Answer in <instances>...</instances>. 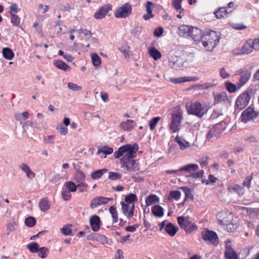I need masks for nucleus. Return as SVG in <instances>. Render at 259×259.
<instances>
[{
	"mask_svg": "<svg viewBox=\"0 0 259 259\" xmlns=\"http://www.w3.org/2000/svg\"><path fill=\"white\" fill-rule=\"evenodd\" d=\"M136 124V123L134 120L127 119L125 121L121 122L119 126L120 130L129 132L134 128Z\"/></svg>",
	"mask_w": 259,
	"mask_h": 259,
	"instance_id": "obj_16",
	"label": "nucleus"
},
{
	"mask_svg": "<svg viewBox=\"0 0 259 259\" xmlns=\"http://www.w3.org/2000/svg\"><path fill=\"white\" fill-rule=\"evenodd\" d=\"M107 171V169L103 168L101 169H98L92 172L91 178L94 179H98L100 178Z\"/></svg>",
	"mask_w": 259,
	"mask_h": 259,
	"instance_id": "obj_37",
	"label": "nucleus"
},
{
	"mask_svg": "<svg viewBox=\"0 0 259 259\" xmlns=\"http://www.w3.org/2000/svg\"><path fill=\"white\" fill-rule=\"evenodd\" d=\"M39 207L42 211H46L50 208V204L47 198H44L40 200Z\"/></svg>",
	"mask_w": 259,
	"mask_h": 259,
	"instance_id": "obj_31",
	"label": "nucleus"
},
{
	"mask_svg": "<svg viewBox=\"0 0 259 259\" xmlns=\"http://www.w3.org/2000/svg\"><path fill=\"white\" fill-rule=\"evenodd\" d=\"M198 78L195 76H185L179 78H171V82L175 83H180L187 81H196Z\"/></svg>",
	"mask_w": 259,
	"mask_h": 259,
	"instance_id": "obj_20",
	"label": "nucleus"
},
{
	"mask_svg": "<svg viewBox=\"0 0 259 259\" xmlns=\"http://www.w3.org/2000/svg\"><path fill=\"white\" fill-rule=\"evenodd\" d=\"M148 51L149 55L153 57L155 60H157L161 57L160 52L155 48H150Z\"/></svg>",
	"mask_w": 259,
	"mask_h": 259,
	"instance_id": "obj_38",
	"label": "nucleus"
},
{
	"mask_svg": "<svg viewBox=\"0 0 259 259\" xmlns=\"http://www.w3.org/2000/svg\"><path fill=\"white\" fill-rule=\"evenodd\" d=\"M253 49L255 50L254 40H248L241 49L235 51V54L237 55L248 54L252 51Z\"/></svg>",
	"mask_w": 259,
	"mask_h": 259,
	"instance_id": "obj_11",
	"label": "nucleus"
},
{
	"mask_svg": "<svg viewBox=\"0 0 259 259\" xmlns=\"http://www.w3.org/2000/svg\"><path fill=\"white\" fill-rule=\"evenodd\" d=\"M121 167H125L127 171L129 172H134L140 170V167L138 163L134 158L128 157L122 158L121 159Z\"/></svg>",
	"mask_w": 259,
	"mask_h": 259,
	"instance_id": "obj_6",
	"label": "nucleus"
},
{
	"mask_svg": "<svg viewBox=\"0 0 259 259\" xmlns=\"http://www.w3.org/2000/svg\"><path fill=\"white\" fill-rule=\"evenodd\" d=\"M177 220L181 228L185 230L191 222L190 218L188 217H178Z\"/></svg>",
	"mask_w": 259,
	"mask_h": 259,
	"instance_id": "obj_22",
	"label": "nucleus"
},
{
	"mask_svg": "<svg viewBox=\"0 0 259 259\" xmlns=\"http://www.w3.org/2000/svg\"><path fill=\"white\" fill-rule=\"evenodd\" d=\"M17 227V225L15 221H12V222H9L7 225V234L9 235L11 232L14 231L16 230Z\"/></svg>",
	"mask_w": 259,
	"mask_h": 259,
	"instance_id": "obj_40",
	"label": "nucleus"
},
{
	"mask_svg": "<svg viewBox=\"0 0 259 259\" xmlns=\"http://www.w3.org/2000/svg\"><path fill=\"white\" fill-rule=\"evenodd\" d=\"M85 179V174L80 170H78L75 176L74 180L76 183L84 182Z\"/></svg>",
	"mask_w": 259,
	"mask_h": 259,
	"instance_id": "obj_41",
	"label": "nucleus"
},
{
	"mask_svg": "<svg viewBox=\"0 0 259 259\" xmlns=\"http://www.w3.org/2000/svg\"><path fill=\"white\" fill-rule=\"evenodd\" d=\"M67 86L70 90H71L73 91H79L82 89V87L81 86H79L76 84L72 82H69L67 84Z\"/></svg>",
	"mask_w": 259,
	"mask_h": 259,
	"instance_id": "obj_60",
	"label": "nucleus"
},
{
	"mask_svg": "<svg viewBox=\"0 0 259 259\" xmlns=\"http://www.w3.org/2000/svg\"><path fill=\"white\" fill-rule=\"evenodd\" d=\"M109 211L112 215L113 221L114 223H116L118 220V213L116 211V208L114 206H110Z\"/></svg>",
	"mask_w": 259,
	"mask_h": 259,
	"instance_id": "obj_48",
	"label": "nucleus"
},
{
	"mask_svg": "<svg viewBox=\"0 0 259 259\" xmlns=\"http://www.w3.org/2000/svg\"><path fill=\"white\" fill-rule=\"evenodd\" d=\"M225 255L226 259H238V255L236 252L229 246L226 247Z\"/></svg>",
	"mask_w": 259,
	"mask_h": 259,
	"instance_id": "obj_28",
	"label": "nucleus"
},
{
	"mask_svg": "<svg viewBox=\"0 0 259 259\" xmlns=\"http://www.w3.org/2000/svg\"><path fill=\"white\" fill-rule=\"evenodd\" d=\"M252 176L246 177L242 184L243 186L246 187L248 188H249L250 187V184H251V182L252 181Z\"/></svg>",
	"mask_w": 259,
	"mask_h": 259,
	"instance_id": "obj_64",
	"label": "nucleus"
},
{
	"mask_svg": "<svg viewBox=\"0 0 259 259\" xmlns=\"http://www.w3.org/2000/svg\"><path fill=\"white\" fill-rule=\"evenodd\" d=\"M183 189L185 190V199L184 201V203L187 199H191V200L193 199V195L192 194L190 189L189 188H186L185 187L183 188Z\"/></svg>",
	"mask_w": 259,
	"mask_h": 259,
	"instance_id": "obj_58",
	"label": "nucleus"
},
{
	"mask_svg": "<svg viewBox=\"0 0 259 259\" xmlns=\"http://www.w3.org/2000/svg\"><path fill=\"white\" fill-rule=\"evenodd\" d=\"M251 91H246L242 93L236 99L235 108L241 110L245 108L251 99Z\"/></svg>",
	"mask_w": 259,
	"mask_h": 259,
	"instance_id": "obj_5",
	"label": "nucleus"
},
{
	"mask_svg": "<svg viewBox=\"0 0 259 259\" xmlns=\"http://www.w3.org/2000/svg\"><path fill=\"white\" fill-rule=\"evenodd\" d=\"M56 136L55 135H50L46 137L44 139V142L46 144H54Z\"/></svg>",
	"mask_w": 259,
	"mask_h": 259,
	"instance_id": "obj_62",
	"label": "nucleus"
},
{
	"mask_svg": "<svg viewBox=\"0 0 259 259\" xmlns=\"http://www.w3.org/2000/svg\"><path fill=\"white\" fill-rule=\"evenodd\" d=\"M228 100L226 93L221 92L214 96V101L217 103L225 102Z\"/></svg>",
	"mask_w": 259,
	"mask_h": 259,
	"instance_id": "obj_35",
	"label": "nucleus"
},
{
	"mask_svg": "<svg viewBox=\"0 0 259 259\" xmlns=\"http://www.w3.org/2000/svg\"><path fill=\"white\" fill-rule=\"evenodd\" d=\"M137 200V196L134 194H129L125 197V201L128 204H134L133 202Z\"/></svg>",
	"mask_w": 259,
	"mask_h": 259,
	"instance_id": "obj_49",
	"label": "nucleus"
},
{
	"mask_svg": "<svg viewBox=\"0 0 259 259\" xmlns=\"http://www.w3.org/2000/svg\"><path fill=\"white\" fill-rule=\"evenodd\" d=\"M202 237L204 240L209 241L212 244L217 245L219 243L218 235L213 231L208 230L203 231L202 232Z\"/></svg>",
	"mask_w": 259,
	"mask_h": 259,
	"instance_id": "obj_12",
	"label": "nucleus"
},
{
	"mask_svg": "<svg viewBox=\"0 0 259 259\" xmlns=\"http://www.w3.org/2000/svg\"><path fill=\"white\" fill-rule=\"evenodd\" d=\"M191 26L183 25L179 27V35L184 37H188L190 35Z\"/></svg>",
	"mask_w": 259,
	"mask_h": 259,
	"instance_id": "obj_26",
	"label": "nucleus"
},
{
	"mask_svg": "<svg viewBox=\"0 0 259 259\" xmlns=\"http://www.w3.org/2000/svg\"><path fill=\"white\" fill-rule=\"evenodd\" d=\"M19 167L23 172L26 174L27 177L28 179L32 180L35 178V174L30 169L29 167L26 163H21L20 165H19Z\"/></svg>",
	"mask_w": 259,
	"mask_h": 259,
	"instance_id": "obj_21",
	"label": "nucleus"
},
{
	"mask_svg": "<svg viewBox=\"0 0 259 259\" xmlns=\"http://www.w3.org/2000/svg\"><path fill=\"white\" fill-rule=\"evenodd\" d=\"M232 12V10L228 11L226 7H223L215 11L214 14L217 18H221L227 16Z\"/></svg>",
	"mask_w": 259,
	"mask_h": 259,
	"instance_id": "obj_27",
	"label": "nucleus"
},
{
	"mask_svg": "<svg viewBox=\"0 0 259 259\" xmlns=\"http://www.w3.org/2000/svg\"><path fill=\"white\" fill-rule=\"evenodd\" d=\"M92 61L95 66H98L101 63L100 57L95 53L92 55Z\"/></svg>",
	"mask_w": 259,
	"mask_h": 259,
	"instance_id": "obj_51",
	"label": "nucleus"
},
{
	"mask_svg": "<svg viewBox=\"0 0 259 259\" xmlns=\"http://www.w3.org/2000/svg\"><path fill=\"white\" fill-rule=\"evenodd\" d=\"M159 201V197L155 194L149 195L145 200V203L147 206L151 205L152 204L156 202H158Z\"/></svg>",
	"mask_w": 259,
	"mask_h": 259,
	"instance_id": "obj_34",
	"label": "nucleus"
},
{
	"mask_svg": "<svg viewBox=\"0 0 259 259\" xmlns=\"http://www.w3.org/2000/svg\"><path fill=\"white\" fill-rule=\"evenodd\" d=\"M122 211L128 218H132L134 215L135 209L134 204H126L124 202H121Z\"/></svg>",
	"mask_w": 259,
	"mask_h": 259,
	"instance_id": "obj_14",
	"label": "nucleus"
},
{
	"mask_svg": "<svg viewBox=\"0 0 259 259\" xmlns=\"http://www.w3.org/2000/svg\"><path fill=\"white\" fill-rule=\"evenodd\" d=\"M151 211L153 215L157 217L160 218L164 215V209L159 205L153 206L151 209Z\"/></svg>",
	"mask_w": 259,
	"mask_h": 259,
	"instance_id": "obj_29",
	"label": "nucleus"
},
{
	"mask_svg": "<svg viewBox=\"0 0 259 259\" xmlns=\"http://www.w3.org/2000/svg\"><path fill=\"white\" fill-rule=\"evenodd\" d=\"M215 86V84L211 83L210 82L204 83L201 84H199L198 85L199 89L203 90V89H208L210 88L213 87Z\"/></svg>",
	"mask_w": 259,
	"mask_h": 259,
	"instance_id": "obj_63",
	"label": "nucleus"
},
{
	"mask_svg": "<svg viewBox=\"0 0 259 259\" xmlns=\"http://www.w3.org/2000/svg\"><path fill=\"white\" fill-rule=\"evenodd\" d=\"M203 174L204 170H201L196 172H192L190 174L189 177L192 178V179L201 178L203 177Z\"/></svg>",
	"mask_w": 259,
	"mask_h": 259,
	"instance_id": "obj_59",
	"label": "nucleus"
},
{
	"mask_svg": "<svg viewBox=\"0 0 259 259\" xmlns=\"http://www.w3.org/2000/svg\"><path fill=\"white\" fill-rule=\"evenodd\" d=\"M186 108L189 114L194 115L199 118L202 117L208 110L206 105L199 102H191L187 104Z\"/></svg>",
	"mask_w": 259,
	"mask_h": 259,
	"instance_id": "obj_3",
	"label": "nucleus"
},
{
	"mask_svg": "<svg viewBox=\"0 0 259 259\" xmlns=\"http://www.w3.org/2000/svg\"><path fill=\"white\" fill-rule=\"evenodd\" d=\"M37 252L39 257L42 258H44L48 255V249L45 247H42L40 248H39L38 251Z\"/></svg>",
	"mask_w": 259,
	"mask_h": 259,
	"instance_id": "obj_55",
	"label": "nucleus"
},
{
	"mask_svg": "<svg viewBox=\"0 0 259 259\" xmlns=\"http://www.w3.org/2000/svg\"><path fill=\"white\" fill-rule=\"evenodd\" d=\"M25 223L27 226L32 227L36 224L35 219L32 217H29L25 219Z\"/></svg>",
	"mask_w": 259,
	"mask_h": 259,
	"instance_id": "obj_54",
	"label": "nucleus"
},
{
	"mask_svg": "<svg viewBox=\"0 0 259 259\" xmlns=\"http://www.w3.org/2000/svg\"><path fill=\"white\" fill-rule=\"evenodd\" d=\"M112 6L110 4L104 5L100 8L99 10L95 13L94 17L96 19L103 18L108 12L111 10Z\"/></svg>",
	"mask_w": 259,
	"mask_h": 259,
	"instance_id": "obj_13",
	"label": "nucleus"
},
{
	"mask_svg": "<svg viewBox=\"0 0 259 259\" xmlns=\"http://www.w3.org/2000/svg\"><path fill=\"white\" fill-rule=\"evenodd\" d=\"M198 165L196 164H188L181 167L179 170L181 171H187L190 174L196 171L198 169Z\"/></svg>",
	"mask_w": 259,
	"mask_h": 259,
	"instance_id": "obj_23",
	"label": "nucleus"
},
{
	"mask_svg": "<svg viewBox=\"0 0 259 259\" xmlns=\"http://www.w3.org/2000/svg\"><path fill=\"white\" fill-rule=\"evenodd\" d=\"M257 116V113L253 108L248 107L241 114L240 120L242 122L246 123L247 122L254 119Z\"/></svg>",
	"mask_w": 259,
	"mask_h": 259,
	"instance_id": "obj_10",
	"label": "nucleus"
},
{
	"mask_svg": "<svg viewBox=\"0 0 259 259\" xmlns=\"http://www.w3.org/2000/svg\"><path fill=\"white\" fill-rule=\"evenodd\" d=\"M202 36V31L200 29H198L197 27H191L190 35L189 36L192 38L194 41H196L200 39L201 40Z\"/></svg>",
	"mask_w": 259,
	"mask_h": 259,
	"instance_id": "obj_18",
	"label": "nucleus"
},
{
	"mask_svg": "<svg viewBox=\"0 0 259 259\" xmlns=\"http://www.w3.org/2000/svg\"><path fill=\"white\" fill-rule=\"evenodd\" d=\"M113 150L112 148L107 147V146H104V147H103L102 148L98 149L97 154H99L101 153H103L105 154V155H109V154H110L112 153H113Z\"/></svg>",
	"mask_w": 259,
	"mask_h": 259,
	"instance_id": "obj_47",
	"label": "nucleus"
},
{
	"mask_svg": "<svg viewBox=\"0 0 259 259\" xmlns=\"http://www.w3.org/2000/svg\"><path fill=\"white\" fill-rule=\"evenodd\" d=\"M132 8L129 3H125L118 8L115 13V17L117 18H124L132 14Z\"/></svg>",
	"mask_w": 259,
	"mask_h": 259,
	"instance_id": "obj_8",
	"label": "nucleus"
},
{
	"mask_svg": "<svg viewBox=\"0 0 259 259\" xmlns=\"http://www.w3.org/2000/svg\"><path fill=\"white\" fill-rule=\"evenodd\" d=\"M181 193L179 191H172L169 192V194L168 197L169 200L174 199L176 200H178L180 198Z\"/></svg>",
	"mask_w": 259,
	"mask_h": 259,
	"instance_id": "obj_45",
	"label": "nucleus"
},
{
	"mask_svg": "<svg viewBox=\"0 0 259 259\" xmlns=\"http://www.w3.org/2000/svg\"><path fill=\"white\" fill-rule=\"evenodd\" d=\"M112 199L111 198L102 196L95 198L91 202L90 207L92 208H95L99 205L107 203L109 201L111 200Z\"/></svg>",
	"mask_w": 259,
	"mask_h": 259,
	"instance_id": "obj_15",
	"label": "nucleus"
},
{
	"mask_svg": "<svg viewBox=\"0 0 259 259\" xmlns=\"http://www.w3.org/2000/svg\"><path fill=\"white\" fill-rule=\"evenodd\" d=\"M175 141L179 144L180 149L182 150H185L190 146L189 142H187L179 136H176L175 139Z\"/></svg>",
	"mask_w": 259,
	"mask_h": 259,
	"instance_id": "obj_25",
	"label": "nucleus"
},
{
	"mask_svg": "<svg viewBox=\"0 0 259 259\" xmlns=\"http://www.w3.org/2000/svg\"><path fill=\"white\" fill-rule=\"evenodd\" d=\"M100 219L97 215H93L90 218V224L92 230L94 232L98 231L100 228Z\"/></svg>",
	"mask_w": 259,
	"mask_h": 259,
	"instance_id": "obj_17",
	"label": "nucleus"
},
{
	"mask_svg": "<svg viewBox=\"0 0 259 259\" xmlns=\"http://www.w3.org/2000/svg\"><path fill=\"white\" fill-rule=\"evenodd\" d=\"M28 249L32 253H36L38 251L39 245L36 242H32L27 245Z\"/></svg>",
	"mask_w": 259,
	"mask_h": 259,
	"instance_id": "obj_42",
	"label": "nucleus"
},
{
	"mask_svg": "<svg viewBox=\"0 0 259 259\" xmlns=\"http://www.w3.org/2000/svg\"><path fill=\"white\" fill-rule=\"evenodd\" d=\"M160 117H155L153 118L149 121V128L151 131H153L155 128L158 122L160 120Z\"/></svg>",
	"mask_w": 259,
	"mask_h": 259,
	"instance_id": "obj_53",
	"label": "nucleus"
},
{
	"mask_svg": "<svg viewBox=\"0 0 259 259\" xmlns=\"http://www.w3.org/2000/svg\"><path fill=\"white\" fill-rule=\"evenodd\" d=\"M63 187L70 192H74L76 191V185L71 181L66 182L64 185Z\"/></svg>",
	"mask_w": 259,
	"mask_h": 259,
	"instance_id": "obj_39",
	"label": "nucleus"
},
{
	"mask_svg": "<svg viewBox=\"0 0 259 259\" xmlns=\"http://www.w3.org/2000/svg\"><path fill=\"white\" fill-rule=\"evenodd\" d=\"M217 139H218L217 137L211 128L207 131L206 133V140L207 141H213Z\"/></svg>",
	"mask_w": 259,
	"mask_h": 259,
	"instance_id": "obj_44",
	"label": "nucleus"
},
{
	"mask_svg": "<svg viewBox=\"0 0 259 259\" xmlns=\"http://www.w3.org/2000/svg\"><path fill=\"white\" fill-rule=\"evenodd\" d=\"M94 239L101 242L102 244H105L108 242L107 237L105 236L100 234H95L94 235Z\"/></svg>",
	"mask_w": 259,
	"mask_h": 259,
	"instance_id": "obj_46",
	"label": "nucleus"
},
{
	"mask_svg": "<svg viewBox=\"0 0 259 259\" xmlns=\"http://www.w3.org/2000/svg\"><path fill=\"white\" fill-rule=\"evenodd\" d=\"M224 128L223 123L221 122L216 124L211 128L218 138L223 132Z\"/></svg>",
	"mask_w": 259,
	"mask_h": 259,
	"instance_id": "obj_32",
	"label": "nucleus"
},
{
	"mask_svg": "<svg viewBox=\"0 0 259 259\" xmlns=\"http://www.w3.org/2000/svg\"><path fill=\"white\" fill-rule=\"evenodd\" d=\"M121 175L118 172L110 171L109 172L108 178L112 181H115L121 178Z\"/></svg>",
	"mask_w": 259,
	"mask_h": 259,
	"instance_id": "obj_56",
	"label": "nucleus"
},
{
	"mask_svg": "<svg viewBox=\"0 0 259 259\" xmlns=\"http://www.w3.org/2000/svg\"><path fill=\"white\" fill-rule=\"evenodd\" d=\"M123 154L122 158L128 157L129 159L134 158L136 157V153L139 149L137 144H126L122 146Z\"/></svg>",
	"mask_w": 259,
	"mask_h": 259,
	"instance_id": "obj_7",
	"label": "nucleus"
},
{
	"mask_svg": "<svg viewBox=\"0 0 259 259\" xmlns=\"http://www.w3.org/2000/svg\"><path fill=\"white\" fill-rule=\"evenodd\" d=\"M236 75L240 74V77L237 83L239 87L244 85L250 79L251 71L247 68H241L236 72Z\"/></svg>",
	"mask_w": 259,
	"mask_h": 259,
	"instance_id": "obj_9",
	"label": "nucleus"
},
{
	"mask_svg": "<svg viewBox=\"0 0 259 259\" xmlns=\"http://www.w3.org/2000/svg\"><path fill=\"white\" fill-rule=\"evenodd\" d=\"M4 57L8 60H12L14 57V53L9 48H4L2 50Z\"/></svg>",
	"mask_w": 259,
	"mask_h": 259,
	"instance_id": "obj_33",
	"label": "nucleus"
},
{
	"mask_svg": "<svg viewBox=\"0 0 259 259\" xmlns=\"http://www.w3.org/2000/svg\"><path fill=\"white\" fill-rule=\"evenodd\" d=\"M72 227L73 226L71 224H66L61 228L60 232L64 235L73 236L74 234L72 231Z\"/></svg>",
	"mask_w": 259,
	"mask_h": 259,
	"instance_id": "obj_30",
	"label": "nucleus"
},
{
	"mask_svg": "<svg viewBox=\"0 0 259 259\" xmlns=\"http://www.w3.org/2000/svg\"><path fill=\"white\" fill-rule=\"evenodd\" d=\"M184 63L182 59H177L173 62L172 67L176 70L181 69L184 66Z\"/></svg>",
	"mask_w": 259,
	"mask_h": 259,
	"instance_id": "obj_43",
	"label": "nucleus"
},
{
	"mask_svg": "<svg viewBox=\"0 0 259 259\" xmlns=\"http://www.w3.org/2000/svg\"><path fill=\"white\" fill-rule=\"evenodd\" d=\"M11 17V22L15 26H18L20 22V19L19 17L12 12H10Z\"/></svg>",
	"mask_w": 259,
	"mask_h": 259,
	"instance_id": "obj_50",
	"label": "nucleus"
},
{
	"mask_svg": "<svg viewBox=\"0 0 259 259\" xmlns=\"http://www.w3.org/2000/svg\"><path fill=\"white\" fill-rule=\"evenodd\" d=\"M30 126L32 128L33 130H34V128L36 127V123L35 121H28L27 122L25 123L23 125L22 127L23 130L26 131L28 130V127Z\"/></svg>",
	"mask_w": 259,
	"mask_h": 259,
	"instance_id": "obj_52",
	"label": "nucleus"
},
{
	"mask_svg": "<svg viewBox=\"0 0 259 259\" xmlns=\"http://www.w3.org/2000/svg\"><path fill=\"white\" fill-rule=\"evenodd\" d=\"M178 230L179 228L171 223H168L165 227V232L171 237L174 236Z\"/></svg>",
	"mask_w": 259,
	"mask_h": 259,
	"instance_id": "obj_24",
	"label": "nucleus"
},
{
	"mask_svg": "<svg viewBox=\"0 0 259 259\" xmlns=\"http://www.w3.org/2000/svg\"><path fill=\"white\" fill-rule=\"evenodd\" d=\"M62 197L64 200L67 201L70 199L71 195L70 192L63 187L62 190Z\"/></svg>",
	"mask_w": 259,
	"mask_h": 259,
	"instance_id": "obj_57",
	"label": "nucleus"
},
{
	"mask_svg": "<svg viewBox=\"0 0 259 259\" xmlns=\"http://www.w3.org/2000/svg\"><path fill=\"white\" fill-rule=\"evenodd\" d=\"M219 224L223 228L229 232L235 231L238 227L237 218H234L231 213L218 215Z\"/></svg>",
	"mask_w": 259,
	"mask_h": 259,
	"instance_id": "obj_1",
	"label": "nucleus"
},
{
	"mask_svg": "<svg viewBox=\"0 0 259 259\" xmlns=\"http://www.w3.org/2000/svg\"><path fill=\"white\" fill-rule=\"evenodd\" d=\"M228 191L231 193H235L239 196H242L245 192L244 189L243 187L238 185H234L229 186L227 188Z\"/></svg>",
	"mask_w": 259,
	"mask_h": 259,
	"instance_id": "obj_19",
	"label": "nucleus"
},
{
	"mask_svg": "<svg viewBox=\"0 0 259 259\" xmlns=\"http://www.w3.org/2000/svg\"><path fill=\"white\" fill-rule=\"evenodd\" d=\"M54 64L57 68L64 71H67L70 69V67L62 60H55Z\"/></svg>",
	"mask_w": 259,
	"mask_h": 259,
	"instance_id": "obj_36",
	"label": "nucleus"
},
{
	"mask_svg": "<svg viewBox=\"0 0 259 259\" xmlns=\"http://www.w3.org/2000/svg\"><path fill=\"white\" fill-rule=\"evenodd\" d=\"M220 37L217 32L211 31L204 34L201 37L203 46L208 51H212L218 45Z\"/></svg>",
	"mask_w": 259,
	"mask_h": 259,
	"instance_id": "obj_2",
	"label": "nucleus"
},
{
	"mask_svg": "<svg viewBox=\"0 0 259 259\" xmlns=\"http://www.w3.org/2000/svg\"><path fill=\"white\" fill-rule=\"evenodd\" d=\"M182 119V112L180 110L173 111L171 114L169 128L172 133H176L180 131Z\"/></svg>",
	"mask_w": 259,
	"mask_h": 259,
	"instance_id": "obj_4",
	"label": "nucleus"
},
{
	"mask_svg": "<svg viewBox=\"0 0 259 259\" xmlns=\"http://www.w3.org/2000/svg\"><path fill=\"white\" fill-rule=\"evenodd\" d=\"M226 87L227 90L230 93L235 92L236 90V85L230 82L226 83Z\"/></svg>",
	"mask_w": 259,
	"mask_h": 259,
	"instance_id": "obj_61",
	"label": "nucleus"
}]
</instances>
